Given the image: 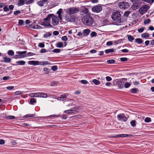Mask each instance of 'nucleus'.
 I'll list each match as a JSON object with an SVG mask.
<instances>
[{"instance_id": "41", "label": "nucleus", "mask_w": 154, "mask_h": 154, "mask_svg": "<svg viewBox=\"0 0 154 154\" xmlns=\"http://www.w3.org/2000/svg\"><path fill=\"white\" fill-rule=\"evenodd\" d=\"M131 85V84L128 82H126L124 84V87L126 88H128Z\"/></svg>"}, {"instance_id": "45", "label": "nucleus", "mask_w": 154, "mask_h": 154, "mask_svg": "<svg viewBox=\"0 0 154 154\" xmlns=\"http://www.w3.org/2000/svg\"><path fill=\"white\" fill-rule=\"evenodd\" d=\"M21 12V11L20 10H17L14 11V14L15 15H17L19 14H20Z\"/></svg>"}, {"instance_id": "20", "label": "nucleus", "mask_w": 154, "mask_h": 154, "mask_svg": "<svg viewBox=\"0 0 154 154\" xmlns=\"http://www.w3.org/2000/svg\"><path fill=\"white\" fill-rule=\"evenodd\" d=\"M62 12V9L61 8H60L57 12V13L58 15V17H59L60 20H61L62 18L61 13Z\"/></svg>"}, {"instance_id": "54", "label": "nucleus", "mask_w": 154, "mask_h": 154, "mask_svg": "<svg viewBox=\"0 0 154 154\" xmlns=\"http://www.w3.org/2000/svg\"><path fill=\"white\" fill-rule=\"evenodd\" d=\"M38 46L40 48H44L45 47V45L43 43H40L38 44Z\"/></svg>"}, {"instance_id": "14", "label": "nucleus", "mask_w": 154, "mask_h": 154, "mask_svg": "<svg viewBox=\"0 0 154 154\" xmlns=\"http://www.w3.org/2000/svg\"><path fill=\"white\" fill-rule=\"evenodd\" d=\"M83 37L87 36L88 35L91 30L88 29H86L83 30Z\"/></svg>"}, {"instance_id": "62", "label": "nucleus", "mask_w": 154, "mask_h": 154, "mask_svg": "<svg viewBox=\"0 0 154 154\" xmlns=\"http://www.w3.org/2000/svg\"><path fill=\"white\" fill-rule=\"evenodd\" d=\"M14 86H8L6 88L8 90H12L14 89Z\"/></svg>"}, {"instance_id": "56", "label": "nucleus", "mask_w": 154, "mask_h": 154, "mask_svg": "<svg viewBox=\"0 0 154 154\" xmlns=\"http://www.w3.org/2000/svg\"><path fill=\"white\" fill-rule=\"evenodd\" d=\"M106 81H111L112 80V78L110 77L109 76H106Z\"/></svg>"}, {"instance_id": "25", "label": "nucleus", "mask_w": 154, "mask_h": 154, "mask_svg": "<svg viewBox=\"0 0 154 154\" xmlns=\"http://www.w3.org/2000/svg\"><path fill=\"white\" fill-rule=\"evenodd\" d=\"M149 36V34L147 33H143L141 35V37L143 38H148Z\"/></svg>"}, {"instance_id": "32", "label": "nucleus", "mask_w": 154, "mask_h": 154, "mask_svg": "<svg viewBox=\"0 0 154 154\" xmlns=\"http://www.w3.org/2000/svg\"><path fill=\"white\" fill-rule=\"evenodd\" d=\"M135 42L139 44H140L142 43L143 41L140 38H137L135 39Z\"/></svg>"}, {"instance_id": "40", "label": "nucleus", "mask_w": 154, "mask_h": 154, "mask_svg": "<svg viewBox=\"0 0 154 154\" xmlns=\"http://www.w3.org/2000/svg\"><path fill=\"white\" fill-rule=\"evenodd\" d=\"M131 125L133 127H135L136 126V121L135 120H133L131 122Z\"/></svg>"}, {"instance_id": "16", "label": "nucleus", "mask_w": 154, "mask_h": 154, "mask_svg": "<svg viewBox=\"0 0 154 154\" xmlns=\"http://www.w3.org/2000/svg\"><path fill=\"white\" fill-rule=\"evenodd\" d=\"M76 109L75 108H74L73 109H69L65 110L64 111V112L66 113L70 114L75 112L76 111V109Z\"/></svg>"}, {"instance_id": "51", "label": "nucleus", "mask_w": 154, "mask_h": 154, "mask_svg": "<svg viewBox=\"0 0 154 154\" xmlns=\"http://www.w3.org/2000/svg\"><path fill=\"white\" fill-rule=\"evenodd\" d=\"M42 28L41 26H40L36 25L35 26V27H32V29H41Z\"/></svg>"}, {"instance_id": "3", "label": "nucleus", "mask_w": 154, "mask_h": 154, "mask_svg": "<svg viewBox=\"0 0 154 154\" xmlns=\"http://www.w3.org/2000/svg\"><path fill=\"white\" fill-rule=\"evenodd\" d=\"M51 19V16L48 15L44 19V21L42 23L41 25L46 27H52V26L50 24V20Z\"/></svg>"}, {"instance_id": "30", "label": "nucleus", "mask_w": 154, "mask_h": 154, "mask_svg": "<svg viewBox=\"0 0 154 154\" xmlns=\"http://www.w3.org/2000/svg\"><path fill=\"white\" fill-rule=\"evenodd\" d=\"M58 48H62L63 46V44L62 42H59L56 44Z\"/></svg>"}, {"instance_id": "31", "label": "nucleus", "mask_w": 154, "mask_h": 154, "mask_svg": "<svg viewBox=\"0 0 154 154\" xmlns=\"http://www.w3.org/2000/svg\"><path fill=\"white\" fill-rule=\"evenodd\" d=\"M130 91L131 93L135 94L137 92L138 89L136 88H132L130 90Z\"/></svg>"}, {"instance_id": "24", "label": "nucleus", "mask_w": 154, "mask_h": 154, "mask_svg": "<svg viewBox=\"0 0 154 154\" xmlns=\"http://www.w3.org/2000/svg\"><path fill=\"white\" fill-rule=\"evenodd\" d=\"M127 37L128 40L130 42H131L134 39V37L131 35H128Z\"/></svg>"}, {"instance_id": "26", "label": "nucleus", "mask_w": 154, "mask_h": 154, "mask_svg": "<svg viewBox=\"0 0 154 154\" xmlns=\"http://www.w3.org/2000/svg\"><path fill=\"white\" fill-rule=\"evenodd\" d=\"M116 84L119 85H123L124 82H123L122 79H120L119 80L117 81L116 82Z\"/></svg>"}, {"instance_id": "37", "label": "nucleus", "mask_w": 154, "mask_h": 154, "mask_svg": "<svg viewBox=\"0 0 154 154\" xmlns=\"http://www.w3.org/2000/svg\"><path fill=\"white\" fill-rule=\"evenodd\" d=\"M61 51L60 49H55L53 50V52L58 53H60Z\"/></svg>"}, {"instance_id": "33", "label": "nucleus", "mask_w": 154, "mask_h": 154, "mask_svg": "<svg viewBox=\"0 0 154 154\" xmlns=\"http://www.w3.org/2000/svg\"><path fill=\"white\" fill-rule=\"evenodd\" d=\"M8 54L10 56H13L14 55V51L12 50H10L8 51Z\"/></svg>"}, {"instance_id": "8", "label": "nucleus", "mask_w": 154, "mask_h": 154, "mask_svg": "<svg viewBox=\"0 0 154 154\" xmlns=\"http://www.w3.org/2000/svg\"><path fill=\"white\" fill-rule=\"evenodd\" d=\"M118 5L120 9H127L130 6L128 3L124 2H119Z\"/></svg>"}, {"instance_id": "28", "label": "nucleus", "mask_w": 154, "mask_h": 154, "mask_svg": "<svg viewBox=\"0 0 154 154\" xmlns=\"http://www.w3.org/2000/svg\"><path fill=\"white\" fill-rule=\"evenodd\" d=\"M114 49L112 48L105 50V52L106 54H108L109 53L113 52H114Z\"/></svg>"}, {"instance_id": "13", "label": "nucleus", "mask_w": 154, "mask_h": 154, "mask_svg": "<svg viewBox=\"0 0 154 154\" xmlns=\"http://www.w3.org/2000/svg\"><path fill=\"white\" fill-rule=\"evenodd\" d=\"M117 119L118 120L126 122L128 119L127 117H126L124 114H119L117 115Z\"/></svg>"}, {"instance_id": "21", "label": "nucleus", "mask_w": 154, "mask_h": 154, "mask_svg": "<svg viewBox=\"0 0 154 154\" xmlns=\"http://www.w3.org/2000/svg\"><path fill=\"white\" fill-rule=\"evenodd\" d=\"M140 5V4L138 2H136L134 3L133 5V7L135 9H137L139 8Z\"/></svg>"}, {"instance_id": "23", "label": "nucleus", "mask_w": 154, "mask_h": 154, "mask_svg": "<svg viewBox=\"0 0 154 154\" xmlns=\"http://www.w3.org/2000/svg\"><path fill=\"white\" fill-rule=\"evenodd\" d=\"M25 1L24 0H19L18 2L17 5L19 6H21L24 5Z\"/></svg>"}, {"instance_id": "44", "label": "nucleus", "mask_w": 154, "mask_h": 154, "mask_svg": "<svg viewBox=\"0 0 154 154\" xmlns=\"http://www.w3.org/2000/svg\"><path fill=\"white\" fill-rule=\"evenodd\" d=\"M51 35V33H47L45 34L44 35V37L45 38H47L48 37L50 36Z\"/></svg>"}, {"instance_id": "46", "label": "nucleus", "mask_w": 154, "mask_h": 154, "mask_svg": "<svg viewBox=\"0 0 154 154\" xmlns=\"http://www.w3.org/2000/svg\"><path fill=\"white\" fill-rule=\"evenodd\" d=\"M35 115L34 114H29L26 115L25 116V117H33L35 116Z\"/></svg>"}, {"instance_id": "12", "label": "nucleus", "mask_w": 154, "mask_h": 154, "mask_svg": "<svg viewBox=\"0 0 154 154\" xmlns=\"http://www.w3.org/2000/svg\"><path fill=\"white\" fill-rule=\"evenodd\" d=\"M102 7L100 5H97L93 7L92 8V11L96 13H99L102 10Z\"/></svg>"}, {"instance_id": "64", "label": "nucleus", "mask_w": 154, "mask_h": 154, "mask_svg": "<svg viewBox=\"0 0 154 154\" xmlns=\"http://www.w3.org/2000/svg\"><path fill=\"white\" fill-rule=\"evenodd\" d=\"M106 45L108 46L112 45V42L111 41H109L106 43Z\"/></svg>"}, {"instance_id": "48", "label": "nucleus", "mask_w": 154, "mask_h": 154, "mask_svg": "<svg viewBox=\"0 0 154 154\" xmlns=\"http://www.w3.org/2000/svg\"><path fill=\"white\" fill-rule=\"evenodd\" d=\"M151 121V119L149 117H146L145 119V121L146 122H149Z\"/></svg>"}, {"instance_id": "22", "label": "nucleus", "mask_w": 154, "mask_h": 154, "mask_svg": "<svg viewBox=\"0 0 154 154\" xmlns=\"http://www.w3.org/2000/svg\"><path fill=\"white\" fill-rule=\"evenodd\" d=\"M16 63L18 65H23L25 64L26 62L23 60H20L16 61Z\"/></svg>"}, {"instance_id": "9", "label": "nucleus", "mask_w": 154, "mask_h": 154, "mask_svg": "<svg viewBox=\"0 0 154 154\" xmlns=\"http://www.w3.org/2000/svg\"><path fill=\"white\" fill-rule=\"evenodd\" d=\"M121 14L120 12L117 11L112 13L111 16V18L113 20H117L120 16Z\"/></svg>"}, {"instance_id": "50", "label": "nucleus", "mask_w": 154, "mask_h": 154, "mask_svg": "<svg viewBox=\"0 0 154 154\" xmlns=\"http://www.w3.org/2000/svg\"><path fill=\"white\" fill-rule=\"evenodd\" d=\"M58 83L57 82H54L51 83V86H55L57 85Z\"/></svg>"}, {"instance_id": "19", "label": "nucleus", "mask_w": 154, "mask_h": 154, "mask_svg": "<svg viewBox=\"0 0 154 154\" xmlns=\"http://www.w3.org/2000/svg\"><path fill=\"white\" fill-rule=\"evenodd\" d=\"M3 58L4 60V62L5 63H9L11 61V59L10 58L7 57H3Z\"/></svg>"}, {"instance_id": "63", "label": "nucleus", "mask_w": 154, "mask_h": 154, "mask_svg": "<svg viewBox=\"0 0 154 154\" xmlns=\"http://www.w3.org/2000/svg\"><path fill=\"white\" fill-rule=\"evenodd\" d=\"M10 77L9 76H4L3 78V79L4 80H8L10 79Z\"/></svg>"}, {"instance_id": "34", "label": "nucleus", "mask_w": 154, "mask_h": 154, "mask_svg": "<svg viewBox=\"0 0 154 154\" xmlns=\"http://www.w3.org/2000/svg\"><path fill=\"white\" fill-rule=\"evenodd\" d=\"M116 62L115 60L112 59L111 60H108L107 61V63L108 64H112Z\"/></svg>"}, {"instance_id": "59", "label": "nucleus", "mask_w": 154, "mask_h": 154, "mask_svg": "<svg viewBox=\"0 0 154 154\" xmlns=\"http://www.w3.org/2000/svg\"><path fill=\"white\" fill-rule=\"evenodd\" d=\"M81 82L82 83L85 84H87L88 83V82L86 80H81Z\"/></svg>"}, {"instance_id": "6", "label": "nucleus", "mask_w": 154, "mask_h": 154, "mask_svg": "<svg viewBox=\"0 0 154 154\" xmlns=\"http://www.w3.org/2000/svg\"><path fill=\"white\" fill-rule=\"evenodd\" d=\"M49 15L51 16V18L52 20V24L54 26L57 25L59 23V17L57 16L54 15L53 14Z\"/></svg>"}, {"instance_id": "7", "label": "nucleus", "mask_w": 154, "mask_h": 154, "mask_svg": "<svg viewBox=\"0 0 154 154\" xmlns=\"http://www.w3.org/2000/svg\"><path fill=\"white\" fill-rule=\"evenodd\" d=\"M65 20L67 22H74L75 20V16L74 15L66 14L64 17Z\"/></svg>"}, {"instance_id": "27", "label": "nucleus", "mask_w": 154, "mask_h": 154, "mask_svg": "<svg viewBox=\"0 0 154 154\" xmlns=\"http://www.w3.org/2000/svg\"><path fill=\"white\" fill-rule=\"evenodd\" d=\"M92 82L96 85H98L100 84V81L96 79H93L92 81Z\"/></svg>"}, {"instance_id": "38", "label": "nucleus", "mask_w": 154, "mask_h": 154, "mask_svg": "<svg viewBox=\"0 0 154 154\" xmlns=\"http://www.w3.org/2000/svg\"><path fill=\"white\" fill-rule=\"evenodd\" d=\"M97 35V33L95 32H92L90 34L91 36V37L96 36Z\"/></svg>"}, {"instance_id": "1", "label": "nucleus", "mask_w": 154, "mask_h": 154, "mask_svg": "<svg viewBox=\"0 0 154 154\" xmlns=\"http://www.w3.org/2000/svg\"><path fill=\"white\" fill-rule=\"evenodd\" d=\"M82 21L84 24L88 26H92L94 22V20L90 15L83 16Z\"/></svg>"}, {"instance_id": "39", "label": "nucleus", "mask_w": 154, "mask_h": 154, "mask_svg": "<svg viewBox=\"0 0 154 154\" xmlns=\"http://www.w3.org/2000/svg\"><path fill=\"white\" fill-rule=\"evenodd\" d=\"M26 51H17V53L19 54L20 55L24 54L26 53Z\"/></svg>"}, {"instance_id": "43", "label": "nucleus", "mask_w": 154, "mask_h": 154, "mask_svg": "<svg viewBox=\"0 0 154 154\" xmlns=\"http://www.w3.org/2000/svg\"><path fill=\"white\" fill-rule=\"evenodd\" d=\"M128 59L126 57H122L120 58V60L122 62H124L127 61Z\"/></svg>"}, {"instance_id": "52", "label": "nucleus", "mask_w": 154, "mask_h": 154, "mask_svg": "<svg viewBox=\"0 0 154 154\" xmlns=\"http://www.w3.org/2000/svg\"><path fill=\"white\" fill-rule=\"evenodd\" d=\"M57 66H53L51 68V69L53 71H55L57 70Z\"/></svg>"}, {"instance_id": "36", "label": "nucleus", "mask_w": 154, "mask_h": 154, "mask_svg": "<svg viewBox=\"0 0 154 154\" xmlns=\"http://www.w3.org/2000/svg\"><path fill=\"white\" fill-rule=\"evenodd\" d=\"M150 22V20L149 19H147L144 20V24H146L149 23Z\"/></svg>"}, {"instance_id": "42", "label": "nucleus", "mask_w": 154, "mask_h": 154, "mask_svg": "<svg viewBox=\"0 0 154 154\" xmlns=\"http://www.w3.org/2000/svg\"><path fill=\"white\" fill-rule=\"evenodd\" d=\"M23 92L22 91H18L15 92L16 95H20L23 94Z\"/></svg>"}, {"instance_id": "5", "label": "nucleus", "mask_w": 154, "mask_h": 154, "mask_svg": "<svg viewBox=\"0 0 154 154\" xmlns=\"http://www.w3.org/2000/svg\"><path fill=\"white\" fill-rule=\"evenodd\" d=\"M28 64L30 65H32L34 66L36 65H48L49 62L45 61L44 62H40L38 61H30L28 62Z\"/></svg>"}, {"instance_id": "61", "label": "nucleus", "mask_w": 154, "mask_h": 154, "mask_svg": "<svg viewBox=\"0 0 154 154\" xmlns=\"http://www.w3.org/2000/svg\"><path fill=\"white\" fill-rule=\"evenodd\" d=\"M34 1H35V0H30L26 2V4H28L32 3L33 2H34Z\"/></svg>"}, {"instance_id": "49", "label": "nucleus", "mask_w": 154, "mask_h": 154, "mask_svg": "<svg viewBox=\"0 0 154 154\" xmlns=\"http://www.w3.org/2000/svg\"><path fill=\"white\" fill-rule=\"evenodd\" d=\"M61 97V100L62 101H63L64 99L67 96V95H66V94H62L60 95Z\"/></svg>"}, {"instance_id": "4", "label": "nucleus", "mask_w": 154, "mask_h": 154, "mask_svg": "<svg viewBox=\"0 0 154 154\" xmlns=\"http://www.w3.org/2000/svg\"><path fill=\"white\" fill-rule=\"evenodd\" d=\"M30 97H40L42 98H46L47 97V94L42 92H37L30 94L29 95Z\"/></svg>"}, {"instance_id": "47", "label": "nucleus", "mask_w": 154, "mask_h": 154, "mask_svg": "<svg viewBox=\"0 0 154 154\" xmlns=\"http://www.w3.org/2000/svg\"><path fill=\"white\" fill-rule=\"evenodd\" d=\"M24 21L23 20H19L18 22V24L19 25L21 26L23 25Z\"/></svg>"}, {"instance_id": "29", "label": "nucleus", "mask_w": 154, "mask_h": 154, "mask_svg": "<svg viewBox=\"0 0 154 154\" xmlns=\"http://www.w3.org/2000/svg\"><path fill=\"white\" fill-rule=\"evenodd\" d=\"M5 118L7 119H14L15 118V117L13 116H7Z\"/></svg>"}, {"instance_id": "53", "label": "nucleus", "mask_w": 154, "mask_h": 154, "mask_svg": "<svg viewBox=\"0 0 154 154\" xmlns=\"http://www.w3.org/2000/svg\"><path fill=\"white\" fill-rule=\"evenodd\" d=\"M61 39L63 41H66L68 39V38L66 36H64L62 37Z\"/></svg>"}, {"instance_id": "2", "label": "nucleus", "mask_w": 154, "mask_h": 154, "mask_svg": "<svg viewBox=\"0 0 154 154\" xmlns=\"http://www.w3.org/2000/svg\"><path fill=\"white\" fill-rule=\"evenodd\" d=\"M66 13L69 15L75 14L79 11V8L72 7L69 8L64 10Z\"/></svg>"}, {"instance_id": "17", "label": "nucleus", "mask_w": 154, "mask_h": 154, "mask_svg": "<svg viewBox=\"0 0 154 154\" xmlns=\"http://www.w3.org/2000/svg\"><path fill=\"white\" fill-rule=\"evenodd\" d=\"M47 1V0H42L38 1L37 4L40 6H42Z\"/></svg>"}, {"instance_id": "55", "label": "nucleus", "mask_w": 154, "mask_h": 154, "mask_svg": "<svg viewBox=\"0 0 154 154\" xmlns=\"http://www.w3.org/2000/svg\"><path fill=\"white\" fill-rule=\"evenodd\" d=\"M14 58H20L22 57H21V55H20L19 54L15 55L14 57Z\"/></svg>"}, {"instance_id": "10", "label": "nucleus", "mask_w": 154, "mask_h": 154, "mask_svg": "<svg viewBox=\"0 0 154 154\" xmlns=\"http://www.w3.org/2000/svg\"><path fill=\"white\" fill-rule=\"evenodd\" d=\"M130 12L129 11H126L125 12L124 14V17H125L124 18H120L118 20V21L119 23H123L126 20V18L128 17L129 14H130Z\"/></svg>"}, {"instance_id": "15", "label": "nucleus", "mask_w": 154, "mask_h": 154, "mask_svg": "<svg viewBox=\"0 0 154 154\" xmlns=\"http://www.w3.org/2000/svg\"><path fill=\"white\" fill-rule=\"evenodd\" d=\"M132 134H117L116 136L117 137H131L132 136Z\"/></svg>"}, {"instance_id": "58", "label": "nucleus", "mask_w": 154, "mask_h": 154, "mask_svg": "<svg viewBox=\"0 0 154 154\" xmlns=\"http://www.w3.org/2000/svg\"><path fill=\"white\" fill-rule=\"evenodd\" d=\"M144 28L143 27H142L141 28H140V29H139L138 30V31L139 33H141L143 31V30H144Z\"/></svg>"}, {"instance_id": "11", "label": "nucleus", "mask_w": 154, "mask_h": 154, "mask_svg": "<svg viewBox=\"0 0 154 154\" xmlns=\"http://www.w3.org/2000/svg\"><path fill=\"white\" fill-rule=\"evenodd\" d=\"M149 8V6L146 5L143 6L139 9V12L140 14H143L145 13Z\"/></svg>"}, {"instance_id": "57", "label": "nucleus", "mask_w": 154, "mask_h": 154, "mask_svg": "<svg viewBox=\"0 0 154 154\" xmlns=\"http://www.w3.org/2000/svg\"><path fill=\"white\" fill-rule=\"evenodd\" d=\"M4 11L5 12L8 11H9V8L7 6H4L3 8Z\"/></svg>"}, {"instance_id": "60", "label": "nucleus", "mask_w": 154, "mask_h": 154, "mask_svg": "<svg viewBox=\"0 0 154 154\" xmlns=\"http://www.w3.org/2000/svg\"><path fill=\"white\" fill-rule=\"evenodd\" d=\"M48 52V51L45 49H42L40 50V52L41 53H45Z\"/></svg>"}, {"instance_id": "35", "label": "nucleus", "mask_w": 154, "mask_h": 154, "mask_svg": "<svg viewBox=\"0 0 154 154\" xmlns=\"http://www.w3.org/2000/svg\"><path fill=\"white\" fill-rule=\"evenodd\" d=\"M36 102V100L34 98H31L30 100V103L31 104H32L34 103H35Z\"/></svg>"}, {"instance_id": "18", "label": "nucleus", "mask_w": 154, "mask_h": 154, "mask_svg": "<svg viewBox=\"0 0 154 154\" xmlns=\"http://www.w3.org/2000/svg\"><path fill=\"white\" fill-rule=\"evenodd\" d=\"M82 13H83L84 16H86L87 15H90L89 14L88 11V9L86 8H85L82 11Z\"/></svg>"}]
</instances>
